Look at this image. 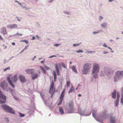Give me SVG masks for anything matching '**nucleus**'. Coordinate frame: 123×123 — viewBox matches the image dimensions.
I'll list each match as a JSON object with an SVG mask.
<instances>
[{"instance_id": "obj_1", "label": "nucleus", "mask_w": 123, "mask_h": 123, "mask_svg": "<svg viewBox=\"0 0 123 123\" xmlns=\"http://www.w3.org/2000/svg\"><path fill=\"white\" fill-rule=\"evenodd\" d=\"M73 103L72 101H71L69 103L68 105H66L65 107L66 113H72L74 111Z\"/></svg>"}, {"instance_id": "obj_2", "label": "nucleus", "mask_w": 123, "mask_h": 123, "mask_svg": "<svg viewBox=\"0 0 123 123\" xmlns=\"http://www.w3.org/2000/svg\"><path fill=\"white\" fill-rule=\"evenodd\" d=\"M104 72L106 75L110 78L111 77L114 73V70L108 67H105L104 68Z\"/></svg>"}, {"instance_id": "obj_3", "label": "nucleus", "mask_w": 123, "mask_h": 123, "mask_svg": "<svg viewBox=\"0 0 123 123\" xmlns=\"http://www.w3.org/2000/svg\"><path fill=\"white\" fill-rule=\"evenodd\" d=\"M1 107L4 110L6 111L7 112L13 114H15V111L13 109L7 105L4 104L2 105Z\"/></svg>"}, {"instance_id": "obj_4", "label": "nucleus", "mask_w": 123, "mask_h": 123, "mask_svg": "<svg viewBox=\"0 0 123 123\" xmlns=\"http://www.w3.org/2000/svg\"><path fill=\"white\" fill-rule=\"evenodd\" d=\"M90 68V64L89 63L85 64L81 70L82 74H87Z\"/></svg>"}, {"instance_id": "obj_5", "label": "nucleus", "mask_w": 123, "mask_h": 123, "mask_svg": "<svg viewBox=\"0 0 123 123\" xmlns=\"http://www.w3.org/2000/svg\"><path fill=\"white\" fill-rule=\"evenodd\" d=\"M107 115L106 114L105 112H103L102 115L100 114L98 119L96 118L95 119L98 122L100 123H103V121L107 117Z\"/></svg>"}, {"instance_id": "obj_6", "label": "nucleus", "mask_w": 123, "mask_h": 123, "mask_svg": "<svg viewBox=\"0 0 123 123\" xmlns=\"http://www.w3.org/2000/svg\"><path fill=\"white\" fill-rule=\"evenodd\" d=\"M54 82L52 81L50 85V87L49 92L51 94V98L52 97L53 95L55 92V88H54Z\"/></svg>"}, {"instance_id": "obj_7", "label": "nucleus", "mask_w": 123, "mask_h": 123, "mask_svg": "<svg viewBox=\"0 0 123 123\" xmlns=\"http://www.w3.org/2000/svg\"><path fill=\"white\" fill-rule=\"evenodd\" d=\"M99 67L98 64L96 63L94 66L92 70V74L95 73H98L99 71Z\"/></svg>"}, {"instance_id": "obj_8", "label": "nucleus", "mask_w": 123, "mask_h": 123, "mask_svg": "<svg viewBox=\"0 0 123 123\" xmlns=\"http://www.w3.org/2000/svg\"><path fill=\"white\" fill-rule=\"evenodd\" d=\"M78 113L80 114V115H84V111L82 110L80 107H79L78 109ZM91 113V112H90L89 113V114L86 115L85 116H88L90 115Z\"/></svg>"}, {"instance_id": "obj_9", "label": "nucleus", "mask_w": 123, "mask_h": 123, "mask_svg": "<svg viewBox=\"0 0 123 123\" xmlns=\"http://www.w3.org/2000/svg\"><path fill=\"white\" fill-rule=\"evenodd\" d=\"M6 80H4L0 83V86L4 90H5L8 87V84L6 82Z\"/></svg>"}, {"instance_id": "obj_10", "label": "nucleus", "mask_w": 123, "mask_h": 123, "mask_svg": "<svg viewBox=\"0 0 123 123\" xmlns=\"http://www.w3.org/2000/svg\"><path fill=\"white\" fill-rule=\"evenodd\" d=\"M122 78L120 74H118V73L116 72L115 74V75L114 76L113 79L114 81L117 82L118 80Z\"/></svg>"}, {"instance_id": "obj_11", "label": "nucleus", "mask_w": 123, "mask_h": 123, "mask_svg": "<svg viewBox=\"0 0 123 123\" xmlns=\"http://www.w3.org/2000/svg\"><path fill=\"white\" fill-rule=\"evenodd\" d=\"M0 99H0V104H4L5 103L6 101V97L5 95L0 97Z\"/></svg>"}, {"instance_id": "obj_12", "label": "nucleus", "mask_w": 123, "mask_h": 123, "mask_svg": "<svg viewBox=\"0 0 123 123\" xmlns=\"http://www.w3.org/2000/svg\"><path fill=\"white\" fill-rule=\"evenodd\" d=\"M31 77L32 80H34L37 79L38 76V74L37 73H32L31 75Z\"/></svg>"}, {"instance_id": "obj_13", "label": "nucleus", "mask_w": 123, "mask_h": 123, "mask_svg": "<svg viewBox=\"0 0 123 123\" xmlns=\"http://www.w3.org/2000/svg\"><path fill=\"white\" fill-rule=\"evenodd\" d=\"M7 79L9 83L12 87L14 88L15 87V86L14 85L12 80H10V77L9 76H8L7 77Z\"/></svg>"}, {"instance_id": "obj_14", "label": "nucleus", "mask_w": 123, "mask_h": 123, "mask_svg": "<svg viewBox=\"0 0 123 123\" xmlns=\"http://www.w3.org/2000/svg\"><path fill=\"white\" fill-rule=\"evenodd\" d=\"M19 78L20 81L22 82H24L26 81L25 77L21 75L19 76Z\"/></svg>"}, {"instance_id": "obj_15", "label": "nucleus", "mask_w": 123, "mask_h": 123, "mask_svg": "<svg viewBox=\"0 0 123 123\" xmlns=\"http://www.w3.org/2000/svg\"><path fill=\"white\" fill-rule=\"evenodd\" d=\"M117 120L115 116L111 117L110 119V123H115Z\"/></svg>"}, {"instance_id": "obj_16", "label": "nucleus", "mask_w": 123, "mask_h": 123, "mask_svg": "<svg viewBox=\"0 0 123 123\" xmlns=\"http://www.w3.org/2000/svg\"><path fill=\"white\" fill-rule=\"evenodd\" d=\"M100 26L104 29H107V23L105 22H103L100 25Z\"/></svg>"}, {"instance_id": "obj_17", "label": "nucleus", "mask_w": 123, "mask_h": 123, "mask_svg": "<svg viewBox=\"0 0 123 123\" xmlns=\"http://www.w3.org/2000/svg\"><path fill=\"white\" fill-rule=\"evenodd\" d=\"M116 91L115 89L114 91L112 92L111 94L112 97L114 99H115L116 97Z\"/></svg>"}, {"instance_id": "obj_18", "label": "nucleus", "mask_w": 123, "mask_h": 123, "mask_svg": "<svg viewBox=\"0 0 123 123\" xmlns=\"http://www.w3.org/2000/svg\"><path fill=\"white\" fill-rule=\"evenodd\" d=\"M17 25L16 24H14L12 25H10L7 26L8 28H13L15 27H17Z\"/></svg>"}, {"instance_id": "obj_19", "label": "nucleus", "mask_w": 123, "mask_h": 123, "mask_svg": "<svg viewBox=\"0 0 123 123\" xmlns=\"http://www.w3.org/2000/svg\"><path fill=\"white\" fill-rule=\"evenodd\" d=\"M33 69H27L25 70V72L26 73L28 74H31L33 73Z\"/></svg>"}, {"instance_id": "obj_20", "label": "nucleus", "mask_w": 123, "mask_h": 123, "mask_svg": "<svg viewBox=\"0 0 123 123\" xmlns=\"http://www.w3.org/2000/svg\"><path fill=\"white\" fill-rule=\"evenodd\" d=\"M12 79L14 82H16L18 80L17 75L16 74L14 76L12 77Z\"/></svg>"}, {"instance_id": "obj_21", "label": "nucleus", "mask_w": 123, "mask_h": 123, "mask_svg": "<svg viewBox=\"0 0 123 123\" xmlns=\"http://www.w3.org/2000/svg\"><path fill=\"white\" fill-rule=\"evenodd\" d=\"M118 73V74H120L122 78L123 77V71H117L116 72Z\"/></svg>"}, {"instance_id": "obj_22", "label": "nucleus", "mask_w": 123, "mask_h": 123, "mask_svg": "<svg viewBox=\"0 0 123 123\" xmlns=\"http://www.w3.org/2000/svg\"><path fill=\"white\" fill-rule=\"evenodd\" d=\"M96 111L97 110L95 109H94L92 111V116L94 118H95Z\"/></svg>"}, {"instance_id": "obj_23", "label": "nucleus", "mask_w": 123, "mask_h": 123, "mask_svg": "<svg viewBox=\"0 0 123 123\" xmlns=\"http://www.w3.org/2000/svg\"><path fill=\"white\" fill-rule=\"evenodd\" d=\"M59 111L62 115L64 113V112L62 108L61 107H59Z\"/></svg>"}, {"instance_id": "obj_24", "label": "nucleus", "mask_w": 123, "mask_h": 123, "mask_svg": "<svg viewBox=\"0 0 123 123\" xmlns=\"http://www.w3.org/2000/svg\"><path fill=\"white\" fill-rule=\"evenodd\" d=\"M74 88L72 86L71 87L69 91L68 92V93H71L73 92H74Z\"/></svg>"}, {"instance_id": "obj_25", "label": "nucleus", "mask_w": 123, "mask_h": 123, "mask_svg": "<svg viewBox=\"0 0 123 123\" xmlns=\"http://www.w3.org/2000/svg\"><path fill=\"white\" fill-rule=\"evenodd\" d=\"M72 69L73 71L76 73H77V71L76 69L75 66H73L72 67Z\"/></svg>"}, {"instance_id": "obj_26", "label": "nucleus", "mask_w": 123, "mask_h": 123, "mask_svg": "<svg viewBox=\"0 0 123 123\" xmlns=\"http://www.w3.org/2000/svg\"><path fill=\"white\" fill-rule=\"evenodd\" d=\"M40 95L41 96L42 98L43 99L44 101V102L45 104H46V101L45 100L43 99L44 96V94L42 92H40Z\"/></svg>"}, {"instance_id": "obj_27", "label": "nucleus", "mask_w": 123, "mask_h": 123, "mask_svg": "<svg viewBox=\"0 0 123 123\" xmlns=\"http://www.w3.org/2000/svg\"><path fill=\"white\" fill-rule=\"evenodd\" d=\"M3 34L5 35L6 34V28L5 27H3Z\"/></svg>"}, {"instance_id": "obj_28", "label": "nucleus", "mask_w": 123, "mask_h": 123, "mask_svg": "<svg viewBox=\"0 0 123 123\" xmlns=\"http://www.w3.org/2000/svg\"><path fill=\"white\" fill-rule=\"evenodd\" d=\"M98 73H95L94 74H93V77L94 78L97 79L98 78Z\"/></svg>"}, {"instance_id": "obj_29", "label": "nucleus", "mask_w": 123, "mask_h": 123, "mask_svg": "<svg viewBox=\"0 0 123 123\" xmlns=\"http://www.w3.org/2000/svg\"><path fill=\"white\" fill-rule=\"evenodd\" d=\"M53 74L54 75V79H56L57 76L55 71H53Z\"/></svg>"}, {"instance_id": "obj_30", "label": "nucleus", "mask_w": 123, "mask_h": 123, "mask_svg": "<svg viewBox=\"0 0 123 123\" xmlns=\"http://www.w3.org/2000/svg\"><path fill=\"white\" fill-rule=\"evenodd\" d=\"M64 94H61L60 96L59 99L63 100V98L64 97Z\"/></svg>"}, {"instance_id": "obj_31", "label": "nucleus", "mask_w": 123, "mask_h": 123, "mask_svg": "<svg viewBox=\"0 0 123 123\" xmlns=\"http://www.w3.org/2000/svg\"><path fill=\"white\" fill-rule=\"evenodd\" d=\"M22 34H19L18 32H17L16 34L14 35L13 36H17V35H18V36L20 37L22 35Z\"/></svg>"}, {"instance_id": "obj_32", "label": "nucleus", "mask_w": 123, "mask_h": 123, "mask_svg": "<svg viewBox=\"0 0 123 123\" xmlns=\"http://www.w3.org/2000/svg\"><path fill=\"white\" fill-rule=\"evenodd\" d=\"M10 67H9L3 69V70L5 72L7 70H10Z\"/></svg>"}, {"instance_id": "obj_33", "label": "nucleus", "mask_w": 123, "mask_h": 123, "mask_svg": "<svg viewBox=\"0 0 123 123\" xmlns=\"http://www.w3.org/2000/svg\"><path fill=\"white\" fill-rule=\"evenodd\" d=\"M21 42H24L25 43L27 44H28L29 43V42L26 40H21L20 41Z\"/></svg>"}, {"instance_id": "obj_34", "label": "nucleus", "mask_w": 123, "mask_h": 123, "mask_svg": "<svg viewBox=\"0 0 123 123\" xmlns=\"http://www.w3.org/2000/svg\"><path fill=\"white\" fill-rule=\"evenodd\" d=\"M55 69L56 71H59V69L58 66L56 64H55Z\"/></svg>"}, {"instance_id": "obj_35", "label": "nucleus", "mask_w": 123, "mask_h": 123, "mask_svg": "<svg viewBox=\"0 0 123 123\" xmlns=\"http://www.w3.org/2000/svg\"><path fill=\"white\" fill-rule=\"evenodd\" d=\"M19 114L20 116L21 117H23L25 116V115L24 114L20 112H19Z\"/></svg>"}, {"instance_id": "obj_36", "label": "nucleus", "mask_w": 123, "mask_h": 123, "mask_svg": "<svg viewBox=\"0 0 123 123\" xmlns=\"http://www.w3.org/2000/svg\"><path fill=\"white\" fill-rule=\"evenodd\" d=\"M63 13L65 14L68 15H70V13L69 12L66 11H64L63 12Z\"/></svg>"}, {"instance_id": "obj_37", "label": "nucleus", "mask_w": 123, "mask_h": 123, "mask_svg": "<svg viewBox=\"0 0 123 123\" xmlns=\"http://www.w3.org/2000/svg\"><path fill=\"white\" fill-rule=\"evenodd\" d=\"M76 52L78 53H82L83 52V51L81 49L79 50H78L77 51H76Z\"/></svg>"}, {"instance_id": "obj_38", "label": "nucleus", "mask_w": 123, "mask_h": 123, "mask_svg": "<svg viewBox=\"0 0 123 123\" xmlns=\"http://www.w3.org/2000/svg\"><path fill=\"white\" fill-rule=\"evenodd\" d=\"M21 6L23 8H25V4L24 3H22Z\"/></svg>"}, {"instance_id": "obj_39", "label": "nucleus", "mask_w": 123, "mask_h": 123, "mask_svg": "<svg viewBox=\"0 0 123 123\" xmlns=\"http://www.w3.org/2000/svg\"><path fill=\"white\" fill-rule=\"evenodd\" d=\"M8 89L11 92H12L13 91V90L10 87H8Z\"/></svg>"}, {"instance_id": "obj_40", "label": "nucleus", "mask_w": 123, "mask_h": 123, "mask_svg": "<svg viewBox=\"0 0 123 123\" xmlns=\"http://www.w3.org/2000/svg\"><path fill=\"white\" fill-rule=\"evenodd\" d=\"M44 68L46 69V70H48L50 69V68L46 66H44Z\"/></svg>"}, {"instance_id": "obj_41", "label": "nucleus", "mask_w": 123, "mask_h": 123, "mask_svg": "<svg viewBox=\"0 0 123 123\" xmlns=\"http://www.w3.org/2000/svg\"><path fill=\"white\" fill-rule=\"evenodd\" d=\"M118 102L116 101L115 103V105L116 106H117L118 105Z\"/></svg>"}, {"instance_id": "obj_42", "label": "nucleus", "mask_w": 123, "mask_h": 123, "mask_svg": "<svg viewBox=\"0 0 123 123\" xmlns=\"http://www.w3.org/2000/svg\"><path fill=\"white\" fill-rule=\"evenodd\" d=\"M61 65L62 67L64 68H66V67L65 66V65L64 63H62L61 64Z\"/></svg>"}, {"instance_id": "obj_43", "label": "nucleus", "mask_w": 123, "mask_h": 123, "mask_svg": "<svg viewBox=\"0 0 123 123\" xmlns=\"http://www.w3.org/2000/svg\"><path fill=\"white\" fill-rule=\"evenodd\" d=\"M60 100V101L58 104H57L58 105H60L62 104V102L63 100Z\"/></svg>"}, {"instance_id": "obj_44", "label": "nucleus", "mask_w": 123, "mask_h": 123, "mask_svg": "<svg viewBox=\"0 0 123 123\" xmlns=\"http://www.w3.org/2000/svg\"><path fill=\"white\" fill-rule=\"evenodd\" d=\"M70 84V82L69 81H68L67 82V87L69 86Z\"/></svg>"}, {"instance_id": "obj_45", "label": "nucleus", "mask_w": 123, "mask_h": 123, "mask_svg": "<svg viewBox=\"0 0 123 123\" xmlns=\"http://www.w3.org/2000/svg\"><path fill=\"white\" fill-rule=\"evenodd\" d=\"M61 44H55L54 45V46H55L56 47H58L59 45H60Z\"/></svg>"}, {"instance_id": "obj_46", "label": "nucleus", "mask_w": 123, "mask_h": 123, "mask_svg": "<svg viewBox=\"0 0 123 123\" xmlns=\"http://www.w3.org/2000/svg\"><path fill=\"white\" fill-rule=\"evenodd\" d=\"M99 20L100 21L103 18V17L102 16L100 15L99 16Z\"/></svg>"}, {"instance_id": "obj_47", "label": "nucleus", "mask_w": 123, "mask_h": 123, "mask_svg": "<svg viewBox=\"0 0 123 123\" xmlns=\"http://www.w3.org/2000/svg\"><path fill=\"white\" fill-rule=\"evenodd\" d=\"M2 92L0 90V97H1L2 96H3L4 95L3 94Z\"/></svg>"}, {"instance_id": "obj_48", "label": "nucleus", "mask_w": 123, "mask_h": 123, "mask_svg": "<svg viewBox=\"0 0 123 123\" xmlns=\"http://www.w3.org/2000/svg\"><path fill=\"white\" fill-rule=\"evenodd\" d=\"M98 32V33L99 32H104V31H103L102 30H99Z\"/></svg>"}, {"instance_id": "obj_49", "label": "nucleus", "mask_w": 123, "mask_h": 123, "mask_svg": "<svg viewBox=\"0 0 123 123\" xmlns=\"http://www.w3.org/2000/svg\"><path fill=\"white\" fill-rule=\"evenodd\" d=\"M28 45H26L25 46V48L23 49V50H25L28 47Z\"/></svg>"}, {"instance_id": "obj_50", "label": "nucleus", "mask_w": 123, "mask_h": 123, "mask_svg": "<svg viewBox=\"0 0 123 123\" xmlns=\"http://www.w3.org/2000/svg\"><path fill=\"white\" fill-rule=\"evenodd\" d=\"M98 33V31H93L92 32V33L94 34H96Z\"/></svg>"}, {"instance_id": "obj_51", "label": "nucleus", "mask_w": 123, "mask_h": 123, "mask_svg": "<svg viewBox=\"0 0 123 123\" xmlns=\"http://www.w3.org/2000/svg\"><path fill=\"white\" fill-rule=\"evenodd\" d=\"M36 37L38 40H39L40 39V37L38 35H36Z\"/></svg>"}, {"instance_id": "obj_52", "label": "nucleus", "mask_w": 123, "mask_h": 123, "mask_svg": "<svg viewBox=\"0 0 123 123\" xmlns=\"http://www.w3.org/2000/svg\"><path fill=\"white\" fill-rule=\"evenodd\" d=\"M119 92H117V98H119L120 97V95H119Z\"/></svg>"}, {"instance_id": "obj_53", "label": "nucleus", "mask_w": 123, "mask_h": 123, "mask_svg": "<svg viewBox=\"0 0 123 123\" xmlns=\"http://www.w3.org/2000/svg\"><path fill=\"white\" fill-rule=\"evenodd\" d=\"M103 47H108L107 46L106 44L105 43H104L103 45Z\"/></svg>"}, {"instance_id": "obj_54", "label": "nucleus", "mask_w": 123, "mask_h": 123, "mask_svg": "<svg viewBox=\"0 0 123 123\" xmlns=\"http://www.w3.org/2000/svg\"><path fill=\"white\" fill-rule=\"evenodd\" d=\"M56 71V73H57V75L58 76L59 75H60V74L59 71Z\"/></svg>"}, {"instance_id": "obj_55", "label": "nucleus", "mask_w": 123, "mask_h": 123, "mask_svg": "<svg viewBox=\"0 0 123 123\" xmlns=\"http://www.w3.org/2000/svg\"><path fill=\"white\" fill-rule=\"evenodd\" d=\"M40 67L41 69L43 71L44 70H45L44 68H43L42 67L40 66Z\"/></svg>"}, {"instance_id": "obj_56", "label": "nucleus", "mask_w": 123, "mask_h": 123, "mask_svg": "<svg viewBox=\"0 0 123 123\" xmlns=\"http://www.w3.org/2000/svg\"><path fill=\"white\" fill-rule=\"evenodd\" d=\"M16 100H17L18 99V98L16 97V96H15L13 97Z\"/></svg>"}, {"instance_id": "obj_57", "label": "nucleus", "mask_w": 123, "mask_h": 123, "mask_svg": "<svg viewBox=\"0 0 123 123\" xmlns=\"http://www.w3.org/2000/svg\"><path fill=\"white\" fill-rule=\"evenodd\" d=\"M121 99H123V93H121Z\"/></svg>"}, {"instance_id": "obj_58", "label": "nucleus", "mask_w": 123, "mask_h": 123, "mask_svg": "<svg viewBox=\"0 0 123 123\" xmlns=\"http://www.w3.org/2000/svg\"><path fill=\"white\" fill-rule=\"evenodd\" d=\"M36 39L35 37L34 36H33L32 39H31V40H35Z\"/></svg>"}, {"instance_id": "obj_59", "label": "nucleus", "mask_w": 123, "mask_h": 123, "mask_svg": "<svg viewBox=\"0 0 123 123\" xmlns=\"http://www.w3.org/2000/svg\"><path fill=\"white\" fill-rule=\"evenodd\" d=\"M6 61L7 60L6 59H5L3 61L4 63L5 64L6 63Z\"/></svg>"}, {"instance_id": "obj_60", "label": "nucleus", "mask_w": 123, "mask_h": 123, "mask_svg": "<svg viewBox=\"0 0 123 123\" xmlns=\"http://www.w3.org/2000/svg\"><path fill=\"white\" fill-rule=\"evenodd\" d=\"M108 53V52H106V51H104V52H103V53L104 54H105L107 53Z\"/></svg>"}, {"instance_id": "obj_61", "label": "nucleus", "mask_w": 123, "mask_h": 123, "mask_svg": "<svg viewBox=\"0 0 123 123\" xmlns=\"http://www.w3.org/2000/svg\"><path fill=\"white\" fill-rule=\"evenodd\" d=\"M49 108L50 110H52L53 109V107L50 105L49 106Z\"/></svg>"}, {"instance_id": "obj_62", "label": "nucleus", "mask_w": 123, "mask_h": 123, "mask_svg": "<svg viewBox=\"0 0 123 123\" xmlns=\"http://www.w3.org/2000/svg\"><path fill=\"white\" fill-rule=\"evenodd\" d=\"M43 73L44 74H46V71L45 70H44L43 71Z\"/></svg>"}, {"instance_id": "obj_63", "label": "nucleus", "mask_w": 123, "mask_h": 123, "mask_svg": "<svg viewBox=\"0 0 123 123\" xmlns=\"http://www.w3.org/2000/svg\"><path fill=\"white\" fill-rule=\"evenodd\" d=\"M54 0H49V3L52 2Z\"/></svg>"}, {"instance_id": "obj_64", "label": "nucleus", "mask_w": 123, "mask_h": 123, "mask_svg": "<svg viewBox=\"0 0 123 123\" xmlns=\"http://www.w3.org/2000/svg\"><path fill=\"white\" fill-rule=\"evenodd\" d=\"M45 61V60H44L43 61H41V62L42 63H44Z\"/></svg>"}]
</instances>
